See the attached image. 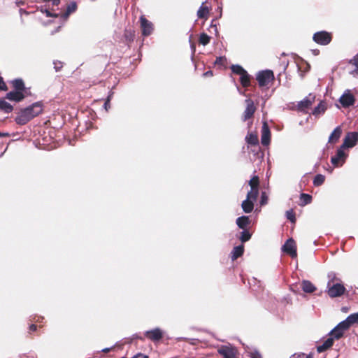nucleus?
Returning a JSON list of instances; mask_svg holds the SVG:
<instances>
[{
    "label": "nucleus",
    "instance_id": "f257e3e1",
    "mask_svg": "<svg viewBox=\"0 0 358 358\" xmlns=\"http://www.w3.org/2000/svg\"><path fill=\"white\" fill-rule=\"evenodd\" d=\"M43 112V105L41 102H36L32 105L20 110L15 121L17 124L24 125L35 117Z\"/></svg>",
    "mask_w": 358,
    "mask_h": 358
},
{
    "label": "nucleus",
    "instance_id": "f03ea898",
    "mask_svg": "<svg viewBox=\"0 0 358 358\" xmlns=\"http://www.w3.org/2000/svg\"><path fill=\"white\" fill-rule=\"evenodd\" d=\"M327 294L331 298L338 297L343 295L345 287L341 284V280L336 276V274L331 273L328 275Z\"/></svg>",
    "mask_w": 358,
    "mask_h": 358
},
{
    "label": "nucleus",
    "instance_id": "7ed1b4c3",
    "mask_svg": "<svg viewBox=\"0 0 358 358\" xmlns=\"http://www.w3.org/2000/svg\"><path fill=\"white\" fill-rule=\"evenodd\" d=\"M231 69L234 73L240 76V83L243 87L247 88L251 85L252 77L241 66L232 65Z\"/></svg>",
    "mask_w": 358,
    "mask_h": 358
},
{
    "label": "nucleus",
    "instance_id": "20e7f679",
    "mask_svg": "<svg viewBox=\"0 0 358 358\" xmlns=\"http://www.w3.org/2000/svg\"><path fill=\"white\" fill-rule=\"evenodd\" d=\"M274 78V74L271 70L261 71L258 72L256 76V79L260 87L267 86Z\"/></svg>",
    "mask_w": 358,
    "mask_h": 358
},
{
    "label": "nucleus",
    "instance_id": "39448f33",
    "mask_svg": "<svg viewBox=\"0 0 358 358\" xmlns=\"http://www.w3.org/2000/svg\"><path fill=\"white\" fill-rule=\"evenodd\" d=\"M313 40L319 45H327L331 43L332 34L326 31H317L313 34Z\"/></svg>",
    "mask_w": 358,
    "mask_h": 358
},
{
    "label": "nucleus",
    "instance_id": "423d86ee",
    "mask_svg": "<svg viewBox=\"0 0 358 358\" xmlns=\"http://www.w3.org/2000/svg\"><path fill=\"white\" fill-rule=\"evenodd\" d=\"M315 101V95L310 93L302 101L298 102L297 105L296 106V110L299 112L307 113L308 110L311 107Z\"/></svg>",
    "mask_w": 358,
    "mask_h": 358
},
{
    "label": "nucleus",
    "instance_id": "0eeeda50",
    "mask_svg": "<svg viewBox=\"0 0 358 358\" xmlns=\"http://www.w3.org/2000/svg\"><path fill=\"white\" fill-rule=\"evenodd\" d=\"M217 352L223 358H239L237 349L232 346L222 345L218 348Z\"/></svg>",
    "mask_w": 358,
    "mask_h": 358
},
{
    "label": "nucleus",
    "instance_id": "6e6552de",
    "mask_svg": "<svg viewBox=\"0 0 358 358\" xmlns=\"http://www.w3.org/2000/svg\"><path fill=\"white\" fill-rule=\"evenodd\" d=\"M246 103V108L243 113L242 115V120L243 122H245L247 120H249L252 119L254 116V114L257 110V108L255 106L254 101L250 99H248L245 100Z\"/></svg>",
    "mask_w": 358,
    "mask_h": 358
},
{
    "label": "nucleus",
    "instance_id": "1a4fd4ad",
    "mask_svg": "<svg viewBox=\"0 0 358 358\" xmlns=\"http://www.w3.org/2000/svg\"><path fill=\"white\" fill-rule=\"evenodd\" d=\"M142 35L143 36H150L153 31V24L151 22L146 19L144 15H141L139 19Z\"/></svg>",
    "mask_w": 358,
    "mask_h": 358
},
{
    "label": "nucleus",
    "instance_id": "9d476101",
    "mask_svg": "<svg viewBox=\"0 0 358 358\" xmlns=\"http://www.w3.org/2000/svg\"><path fill=\"white\" fill-rule=\"evenodd\" d=\"M355 98L349 90L345 91L339 99V102L343 108H348L355 103Z\"/></svg>",
    "mask_w": 358,
    "mask_h": 358
},
{
    "label": "nucleus",
    "instance_id": "9b49d317",
    "mask_svg": "<svg viewBox=\"0 0 358 358\" xmlns=\"http://www.w3.org/2000/svg\"><path fill=\"white\" fill-rule=\"evenodd\" d=\"M282 250L292 258L297 257L296 245L293 238H289L282 246Z\"/></svg>",
    "mask_w": 358,
    "mask_h": 358
},
{
    "label": "nucleus",
    "instance_id": "f8f14e48",
    "mask_svg": "<svg viewBox=\"0 0 358 358\" xmlns=\"http://www.w3.org/2000/svg\"><path fill=\"white\" fill-rule=\"evenodd\" d=\"M249 185L251 190L249 191L248 197H255L259 195V178L257 176H254L249 181Z\"/></svg>",
    "mask_w": 358,
    "mask_h": 358
},
{
    "label": "nucleus",
    "instance_id": "ddd939ff",
    "mask_svg": "<svg viewBox=\"0 0 358 358\" xmlns=\"http://www.w3.org/2000/svg\"><path fill=\"white\" fill-rule=\"evenodd\" d=\"M358 142V132L348 133L344 138L343 148H352Z\"/></svg>",
    "mask_w": 358,
    "mask_h": 358
},
{
    "label": "nucleus",
    "instance_id": "4468645a",
    "mask_svg": "<svg viewBox=\"0 0 358 358\" xmlns=\"http://www.w3.org/2000/svg\"><path fill=\"white\" fill-rule=\"evenodd\" d=\"M271 141V131L268 123L264 121L262 127V138L261 143L263 145H268Z\"/></svg>",
    "mask_w": 358,
    "mask_h": 358
},
{
    "label": "nucleus",
    "instance_id": "2eb2a0df",
    "mask_svg": "<svg viewBox=\"0 0 358 358\" xmlns=\"http://www.w3.org/2000/svg\"><path fill=\"white\" fill-rule=\"evenodd\" d=\"M144 335L150 341L156 342L162 338L163 332L159 328H155L154 329L145 331Z\"/></svg>",
    "mask_w": 358,
    "mask_h": 358
},
{
    "label": "nucleus",
    "instance_id": "dca6fc26",
    "mask_svg": "<svg viewBox=\"0 0 358 358\" xmlns=\"http://www.w3.org/2000/svg\"><path fill=\"white\" fill-rule=\"evenodd\" d=\"M258 196L248 197V193L247 194V198L242 202L241 207L245 213H250L253 210L254 201L257 199Z\"/></svg>",
    "mask_w": 358,
    "mask_h": 358
},
{
    "label": "nucleus",
    "instance_id": "f3484780",
    "mask_svg": "<svg viewBox=\"0 0 358 358\" xmlns=\"http://www.w3.org/2000/svg\"><path fill=\"white\" fill-rule=\"evenodd\" d=\"M77 3L75 1H72L66 5L65 11L64 13H60V17L64 20H67L69 15L75 13L77 10Z\"/></svg>",
    "mask_w": 358,
    "mask_h": 358
},
{
    "label": "nucleus",
    "instance_id": "a211bd4d",
    "mask_svg": "<svg viewBox=\"0 0 358 358\" xmlns=\"http://www.w3.org/2000/svg\"><path fill=\"white\" fill-rule=\"evenodd\" d=\"M345 157V155L344 151L342 149H338L336 155L331 157V162L335 166H338L342 164Z\"/></svg>",
    "mask_w": 358,
    "mask_h": 358
},
{
    "label": "nucleus",
    "instance_id": "6ab92c4d",
    "mask_svg": "<svg viewBox=\"0 0 358 358\" xmlns=\"http://www.w3.org/2000/svg\"><path fill=\"white\" fill-rule=\"evenodd\" d=\"M6 97L10 101L19 102L24 99L25 94L22 92L15 90L7 93Z\"/></svg>",
    "mask_w": 358,
    "mask_h": 358
},
{
    "label": "nucleus",
    "instance_id": "aec40b11",
    "mask_svg": "<svg viewBox=\"0 0 358 358\" xmlns=\"http://www.w3.org/2000/svg\"><path fill=\"white\" fill-rule=\"evenodd\" d=\"M236 224L241 229H247V227L250 224L251 221L248 216L243 215L236 219Z\"/></svg>",
    "mask_w": 358,
    "mask_h": 358
},
{
    "label": "nucleus",
    "instance_id": "412c9836",
    "mask_svg": "<svg viewBox=\"0 0 358 358\" xmlns=\"http://www.w3.org/2000/svg\"><path fill=\"white\" fill-rule=\"evenodd\" d=\"M334 338H328L323 343L322 345H318L317 347V351L319 353L323 352L328 349H329L334 344Z\"/></svg>",
    "mask_w": 358,
    "mask_h": 358
},
{
    "label": "nucleus",
    "instance_id": "4be33fe9",
    "mask_svg": "<svg viewBox=\"0 0 358 358\" xmlns=\"http://www.w3.org/2000/svg\"><path fill=\"white\" fill-rule=\"evenodd\" d=\"M342 134V129L341 127H337L334 129L333 132L331 134L329 138V143H336L338 139L340 138Z\"/></svg>",
    "mask_w": 358,
    "mask_h": 358
},
{
    "label": "nucleus",
    "instance_id": "5701e85b",
    "mask_svg": "<svg viewBox=\"0 0 358 358\" xmlns=\"http://www.w3.org/2000/svg\"><path fill=\"white\" fill-rule=\"evenodd\" d=\"M209 8L206 6H204V3H203L197 11L198 17L200 19L207 20L209 17Z\"/></svg>",
    "mask_w": 358,
    "mask_h": 358
},
{
    "label": "nucleus",
    "instance_id": "b1692460",
    "mask_svg": "<svg viewBox=\"0 0 358 358\" xmlns=\"http://www.w3.org/2000/svg\"><path fill=\"white\" fill-rule=\"evenodd\" d=\"M244 252V245H241L238 246H236L233 248L231 251V259L233 261L237 259L238 257H241Z\"/></svg>",
    "mask_w": 358,
    "mask_h": 358
},
{
    "label": "nucleus",
    "instance_id": "393cba45",
    "mask_svg": "<svg viewBox=\"0 0 358 358\" xmlns=\"http://www.w3.org/2000/svg\"><path fill=\"white\" fill-rule=\"evenodd\" d=\"M301 288L306 293H313L316 289L315 285L309 280H303L301 283Z\"/></svg>",
    "mask_w": 358,
    "mask_h": 358
},
{
    "label": "nucleus",
    "instance_id": "a878e982",
    "mask_svg": "<svg viewBox=\"0 0 358 358\" xmlns=\"http://www.w3.org/2000/svg\"><path fill=\"white\" fill-rule=\"evenodd\" d=\"M13 87L15 91L24 92L26 91L24 81L22 79H15L12 81Z\"/></svg>",
    "mask_w": 358,
    "mask_h": 358
},
{
    "label": "nucleus",
    "instance_id": "bb28decb",
    "mask_svg": "<svg viewBox=\"0 0 358 358\" xmlns=\"http://www.w3.org/2000/svg\"><path fill=\"white\" fill-rule=\"evenodd\" d=\"M326 110V103L324 101H320V103L313 109L312 114L315 116H317L324 113Z\"/></svg>",
    "mask_w": 358,
    "mask_h": 358
},
{
    "label": "nucleus",
    "instance_id": "cd10ccee",
    "mask_svg": "<svg viewBox=\"0 0 358 358\" xmlns=\"http://www.w3.org/2000/svg\"><path fill=\"white\" fill-rule=\"evenodd\" d=\"M245 141L248 144L251 145H257L259 144V138L257 134L249 133L245 137Z\"/></svg>",
    "mask_w": 358,
    "mask_h": 358
},
{
    "label": "nucleus",
    "instance_id": "c85d7f7f",
    "mask_svg": "<svg viewBox=\"0 0 358 358\" xmlns=\"http://www.w3.org/2000/svg\"><path fill=\"white\" fill-rule=\"evenodd\" d=\"M344 335V331L341 330L338 326L334 327L329 333V336L331 338H334V339L338 340L342 338Z\"/></svg>",
    "mask_w": 358,
    "mask_h": 358
},
{
    "label": "nucleus",
    "instance_id": "c756f323",
    "mask_svg": "<svg viewBox=\"0 0 358 358\" xmlns=\"http://www.w3.org/2000/svg\"><path fill=\"white\" fill-rule=\"evenodd\" d=\"M124 38L127 44L134 41L135 38V31L132 29H125L124 32Z\"/></svg>",
    "mask_w": 358,
    "mask_h": 358
},
{
    "label": "nucleus",
    "instance_id": "7c9ffc66",
    "mask_svg": "<svg viewBox=\"0 0 358 358\" xmlns=\"http://www.w3.org/2000/svg\"><path fill=\"white\" fill-rule=\"evenodd\" d=\"M13 109V107L4 99H0V110H3L6 113H10Z\"/></svg>",
    "mask_w": 358,
    "mask_h": 358
},
{
    "label": "nucleus",
    "instance_id": "2f4dec72",
    "mask_svg": "<svg viewBox=\"0 0 358 358\" xmlns=\"http://www.w3.org/2000/svg\"><path fill=\"white\" fill-rule=\"evenodd\" d=\"M300 206L309 204L312 201V196L308 194L301 193L300 195Z\"/></svg>",
    "mask_w": 358,
    "mask_h": 358
},
{
    "label": "nucleus",
    "instance_id": "473e14b6",
    "mask_svg": "<svg viewBox=\"0 0 358 358\" xmlns=\"http://www.w3.org/2000/svg\"><path fill=\"white\" fill-rule=\"evenodd\" d=\"M352 325V323L350 320H349L348 317L341 322H340L337 326L339 327L341 330L345 332V331L348 330L350 326Z\"/></svg>",
    "mask_w": 358,
    "mask_h": 358
},
{
    "label": "nucleus",
    "instance_id": "72a5a7b5",
    "mask_svg": "<svg viewBox=\"0 0 358 358\" xmlns=\"http://www.w3.org/2000/svg\"><path fill=\"white\" fill-rule=\"evenodd\" d=\"M352 325V323L350 320H349L348 317L341 322H340L337 326L339 327L341 330L345 332V331L348 330L350 326Z\"/></svg>",
    "mask_w": 358,
    "mask_h": 358
},
{
    "label": "nucleus",
    "instance_id": "f704fd0d",
    "mask_svg": "<svg viewBox=\"0 0 358 358\" xmlns=\"http://www.w3.org/2000/svg\"><path fill=\"white\" fill-rule=\"evenodd\" d=\"M243 230V231L241 233L239 239L242 243H245L246 241H248L251 238L252 234L248 229Z\"/></svg>",
    "mask_w": 358,
    "mask_h": 358
},
{
    "label": "nucleus",
    "instance_id": "c9c22d12",
    "mask_svg": "<svg viewBox=\"0 0 358 358\" xmlns=\"http://www.w3.org/2000/svg\"><path fill=\"white\" fill-rule=\"evenodd\" d=\"M324 180H325V176L324 175L317 174L314 178L313 185L315 187L320 186L324 182Z\"/></svg>",
    "mask_w": 358,
    "mask_h": 358
},
{
    "label": "nucleus",
    "instance_id": "e433bc0d",
    "mask_svg": "<svg viewBox=\"0 0 358 358\" xmlns=\"http://www.w3.org/2000/svg\"><path fill=\"white\" fill-rule=\"evenodd\" d=\"M210 37L208 35H207L205 33L201 34V35L199 36V39L200 44H202L203 45H206L207 44H208L210 43Z\"/></svg>",
    "mask_w": 358,
    "mask_h": 358
},
{
    "label": "nucleus",
    "instance_id": "4c0bfd02",
    "mask_svg": "<svg viewBox=\"0 0 358 358\" xmlns=\"http://www.w3.org/2000/svg\"><path fill=\"white\" fill-rule=\"evenodd\" d=\"M286 217L287 220H290L292 223L294 224L296 221L295 213L292 209H290L286 212Z\"/></svg>",
    "mask_w": 358,
    "mask_h": 358
},
{
    "label": "nucleus",
    "instance_id": "58836bf2",
    "mask_svg": "<svg viewBox=\"0 0 358 358\" xmlns=\"http://www.w3.org/2000/svg\"><path fill=\"white\" fill-rule=\"evenodd\" d=\"M113 92L112 91H110L109 92V94L108 96H107V99L104 103V108L106 109V111H108L109 110V108H110V100L113 97Z\"/></svg>",
    "mask_w": 358,
    "mask_h": 358
},
{
    "label": "nucleus",
    "instance_id": "ea45409f",
    "mask_svg": "<svg viewBox=\"0 0 358 358\" xmlns=\"http://www.w3.org/2000/svg\"><path fill=\"white\" fill-rule=\"evenodd\" d=\"M350 63L355 66V72L358 74V54L350 61Z\"/></svg>",
    "mask_w": 358,
    "mask_h": 358
},
{
    "label": "nucleus",
    "instance_id": "a19ab883",
    "mask_svg": "<svg viewBox=\"0 0 358 358\" xmlns=\"http://www.w3.org/2000/svg\"><path fill=\"white\" fill-rule=\"evenodd\" d=\"M349 320H350L352 324H358V312L356 313L351 314L348 316Z\"/></svg>",
    "mask_w": 358,
    "mask_h": 358
},
{
    "label": "nucleus",
    "instance_id": "79ce46f5",
    "mask_svg": "<svg viewBox=\"0 0 358 358\" xmlns=\"http://www.w3.org/2000/svg\"><path fill=\"white\" fill-rule=\"evenodd\" d=\"M268 202V196L266 194V192H262L261 195V199H260V205L264 206L266 205Z\"/></svg>",
    "mask_w": 358,
    "mask_h": 358
},
{
    "label": "nucleus",
    "instance_id": "37998d69",
    "mask_svg": "<svg viewBox=\"0 0 358 358\" xmlns=\"http://www.w3.org/2000/svg\"><path fill=\"white\" fill-rule=\"evenodd\" d=\"M43 13H45L47 17H60V13H52L50 10L45 9Z\"/></svg>",
    "mask_w": 358,
    "mask_h": 358
},
{
    "label": "nucleus",
    "instance_id": "c03bdc74",
    "mask_svg": "<svg viewBox=\"0 0 358 358\" xmlns=\"http://www.w3.org/2000/svg\"><path fill=\"white\" fill-rule=\"evenodd\" d=\"M8 90L7 85L5 83L3 78L0 76V91H6Z\"/></svg>",
    "mask_w": 358,
    "mask_h": 358
},
{
    "label": "nucleus",
    "instance_id": "a18cd8bd",
    "mask_svg": "<svg viewBox=\"0 0 358 358\" xmlns=\"http://www.w3.org/2000/svg\"><path fill=\"white\" fill-rule=\"evenodd\" d=\"M62 67H63V64H62V63L61 62L56 61V62H54V68H55L56 71H60Z\"/></svg>",
    "mask_w": 358,
    "mask_h": 358
},
{
    "label": "nucleus",
    "instance_id": "49530a36",
    "mask_svg": "<svg viewBox=\"0 0 358 358\" xmlns=\"http://www.w3.org/2000/svg\"><path fill=\"white\" fill-rule=\"evenodd\" d=\"M226 59L222 57H217L215 62V64L224 65Z\"/></svg>",
    "mask_w": 358,
    "mask_h": 358
},
{
    "label": "nucleus",
    "instance_id": "de8ad7c7",
    "mask_svg": "<svg viewBox=\"0 0 358 358\" xmlns=\"http://www.w3.org/2000/svg\"><path fill=\"white\" fill-rule=\"evenodd\" d=\"M37 327H38L37 325H36L34 324H31L29 328V332L31 333V332L36 331L37 330Z\"/></svg>",
    "mask_w": 358,
    "mask_h": 358
},
{
    "label": "nucleus",
    "instance_id": "09e8293b",
    "mask_svg": "<svg viewBox=\"0 0 358 358\" xmlns=\"http://www.w3.org/2000/svg\"><path fill=\"white\" fill-rule=\"evenodd\" d=\"M132 358H148V356L143 355L142 353H138L136 355H134Z\"/></svg>",
    "mask_w": 358,
    "mask_h": 358
},
{
    "label": "nucleus",
    "instance_id": "8fccbe9b",
    "mask_svg": "<svg viewBox=\"0 0 358 358\" xmlns=\"http://www.w3.org/2000/svg\"><path fill=\"white\" fill-rule=\"evenodd\" d=\"M44 1H50V0H43ZM53 6H58L60 3V0H51Z\"/></svg>",
    "mask_w": 358,
    "mask_h": 358
},
{
    "label": "nucleus",
    "instance_id": "3c124183",
    "mask_svg": "<svg viewBox=\"0 0 358 358\" xmlns=\"http://www.w3.org/2000/svg\"><path fill=\"white\" fill-rule=\"evenodd\" d=\"M114 348H115V347L106 348L103 349L101 350V352H103L104 353H107V352H109L110 351H111L112 350H113Z\"/></svg>",
    "mask_w": 358,
    "mask_h": 358
},
{
    "label": "nucleus",
    "instance_id": "603ef678",
    "mask_svg": "<svg viewBox=\"0 0 358 358\" xmlns=\"http://www.w3.org/2000/svg\"><path fill=\"white\" fill-rule=\"evenodd\" d=\"M203 76H213V72H212V71H206V73H203Z\"/></svg>",
    "mask_w": 358,
    "mask_h": 358
},
{
    "label": "nucleus",
    "instance_id": "864d4df0",
    "mask_svg": "<svg viewBox=\"0 0 358 358\" xmlns=\"http://www.w3.org/2000/svg\"><path fill=\"white\" fill-rule=\"evenodd\" d=\"M8 136V134H2L0 132V136Z\"/></svg>",
    "mask_w": 358,
    "mask_h": 358
},
{
    "label": "nucleus",
    "instance_id": "5fc2aeb1",
    "mask_svg": "<svg viewBox=\"0 0 358 358\" xmlns=\"http://www.w3.org/2000/svg\"><path fill=\"white\" fill-rule=\"evenodd\" d=\"M306 358H313V355L312 354H309L306 356Z\"/></svg>",
    "mask_w": 358,
    "mask_h": 358
},
{
    "label": "nucleus",
    "instance_id": "6e6d98bb",
    "mask_svg": "<svg viewBox=\"0 0 358 358\" xmlns=\"http://www.w3.org/2000/svg\"><path fill=\"white\" fill-rule=\"evenodd\" d=\"M304 355H305V354H304V353H301V354H300V355H298V357H299V358H301V357H303Z\"/></svg>",
    "mask_w": 358,
    "mask_h": 358
},
{
    "label": "nucleus",
    "instance_id": "4d7b16f0",
    "mask_svg": "<svg viewBox=\"0 0 358 358\" xmlns=\"http://www.w3.org/2000/svg\"><path fill=\"white\" fill-rule=\"evenodd\" d=\"M252 358H259V357H258V356H257V355H252Z\"/></svg>",
    "mask_w": 358,
    "mask_h": 358
},
{
    "label": "nucleus",
    "instance_id": "13d9d810",
    "mask_svg": "<svg viewBox=\"0 0 358 358\" xmlns=\"http://www.w3.org/2000/svg\"><path fill=\"white\" fill-rule=\"evenodd\" d=\"M314 52H315V55H317L319 53V50H314Z\"/></svg>",
    "mask_w": 358,
    "mask_h": 358
},
{
    "label": "nucleus",
    "instance_id": "bf43d9fd",
    "mask_svg": "<svg viewBox=\"0 0 358 358\" xmlns=\"http://www.w3.org/2000/svg\"><path fill=\"white\" fill-rule=\"evenodd\" d=\"M252 124V122H250L248 124V127H250Z\"/></svg>",
    "mask_w": 358,
    "mask_h": 358
},
{
    "label": "nucleus",
    "instance_id": "052dcab7",
    "mask_svg": "<svg viewBox=\"0 0 358 358\" xmlns=\"http://www.w3.org/2000/svg\"><path fill=\"white\" fill-rule=\"evenodd\" d=\"M36 322H41L40 318H38Z\"/></svg>",
    "mask_w": 358,
    "mask_h": 358
},
{
    "label": "nucleus",
    "instance_id": "680f3d73",
    "mask_svg": "<svg viewBox=\"0 0 358 358\" xmlns=\"http://www.w3.org/2000/svg\"><path fill=\"white\" fill-rule=\"evenodd\" d=\"M122 358H125V357H122Z\"/></svg>",
    "mask_w": 358,
    "mask_h": 358
}]
</instances>
